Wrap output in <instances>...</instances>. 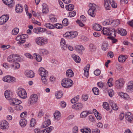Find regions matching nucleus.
<instances>
[{
    "label": "nucleus",
    "instance_id": "21",
    "mask_svg": "<svg viewBox=\"0 0 133 133\" xmlns=\"http://www.w3.org/2000/svg\"><path fill=\"white\" fill-rule=\"evenodd\" d=\"M133 90V81H131L128 83L127 87V91L130 92Z\"/></svg>",
    "mask_w": 133,
    "mask_h": 133
},
{
    "label": "nucleus",
    "instance_id": "15",
    "mask_svg": "<svg viewBox=\"0 0 133 133\" xmlns=\"http://www.w3.org/2000/svg\"><path fill=\"white\" fill-rule=\"evenodd\" d=\"M3 2L6 5L8 6L10 8L12 7L14 4L13 0H2Z\"/></svg>",
    "mask_w": 133,
    "mask_h": 133
},
{
    "label": "nucleus",
    "instance_id": "49",
    "mask_svg": "<svg viewBox=\"0 0 133 133\" xmlns=\"http://www.w3.org/2000/svg\"><path fill=\"white\" fill-rule=\"evenodd\" d=\"M24 8L25 10L26 14L29 16V18H30L31 17V14L30 13H28V6L27 5H24Z\"/></svg>",
    "mask_w": 133,
    "mask_h": 133
},
{
    "label": "nucleus",
    "instance_id": "59",
    "mask_svg": "<svg viewBox=\"0 0 133 133\" xmlns=\"http://www.w3.org/2000/svg\"><path fill=\"white\" fill-rule=\"evenodd\" d=\"M76 14V12L74 11L70 12L69 13V17H72L74 16Z\"/></svg>",
    "mask_w": 133,
    "mask_h": 133
},
{
    "label": "nucleus",
    "instance_id": "53",
    "mask_svg": "<svg viewBox=\"0 0 133 133\" xmlns=\"http://www.w3.org/2000/svg\"><path fill=\"white\" fill-rule=\"evenodd\" d=\"M41 79L42 81V82L45 84H46L48 83L47 82V78L46 76H44V77H42Z\"/></svg>",
    "mask_w": 133,
    "mask_h": 133
},
{
    "label": "nucleus",
    "instance_id": "60",
    "mask_svg": "<svg viewBox=\"0 0 133 133\" xmlns=\"http://www.w3.org/2000/svg\"><path fill=\"white\" fill-rule=\"evenodd\" d=\"M101 72V71L99 69L96 70L94 72V74L96 76L99 75Z\"/></svg>",
    "mask_w": 133,
    "mask_h": 133
},
{
    "label": "nucleus",
    "instance_id": "43",
    "mask_svg": "<svg viewBox=\"0 0 133 133\" xmlns=\"http://www.w3.org/2000/svg\"><path fill=\"white\" fill-rule=\"evenodd\" d=\"M49 19L50 21L52 22H54L57 21V19L53 15H50L49 16Z\"/></svg>",
    "mask_w": 133,
    "mask_h": 133
},
{
    "label": "nucleus",
    "instance_id": "47",
    "mask_svg": "<svg viewBox=\"0 0 133 133\" xmlns=\"http://www.w3.org/2000/svg\"><path fill=\"white\" fill-rule=\"evenodd\" d=\"M89 48L90 51H94L96 49L95 46L92 43H91L89 45Z\"/></svg>",
    "mask_w": 133,
    "mask_h": 133
},
{
    "label": "nucleus",
    "instance_id": "38",
    "mask_svg": "<svg viewBox=\"0 0 133 133\" xmlns=\"http://www.w3.org/2000/svg\"><path fill=\"white\" fill-rule=\"evenodd\" d=\"M65 8L66 9L69 11L72 10L74 9V6L73 5L70 4L66 5Z\"/></svg>",
    "mask_w": 133,
    "mask_h": 133
},
{
    "label": "nucleus",
    "instance_id": "2",
    "mask_svg": "<svg viewBox=\"0 0 133 133\" xmlns=\"http://www.w3.org/2000/svg\"><path fill=\"white\" fill-rule=\"evenodd\" d=\"M89 6L90 8L88 11V13L91 17H94L95 16L96 10L97 6L95 4L91 3L89 4Z\"/></svg>",
    "mask_w": 133,
    "mask_h": 133
},
{
    "label": "nucleus",
    "instance_id": "19",
    "mask_svg": "<svg viewBox=\"0 0 133 133\" xmlns=\"http://www.w3.org/2000/svg\"><path fill=\"white\" fill-rule=\"evenodd\" d=\"M39 74L42 77L44 76H46L48 72L45 69L42 67L40 68L39 69Z\"/></svg>",
    "mask_w": 133,
    "mask_h": 133
},
{
    "label": "nucleus",
    "instance_id": "18",
    "mask_svg": "<svg viewBox=\"0 0 133 133\" xmlns=\"http://www.w3.org/2000/svg\"><path fill=\"white\" fill-rule=\"evenodd\" d=\"M60 44L61 47L62 49L65 50L67 49V45L65 43V41L64 39H61Z\"/></svg>",
    "mask_w": 133,
    "mask_h": 133
},
{
    "label": "nucleus",
    "instance_id": "30",
    "mask_svg": "<svg viewBox=\"0 0 133 133\" xmlns=\"http://www.w3.org/2000/svg\"><path fill=\"white\" fill-rule=\"evenodd\" d=\"M27 123V121L25 118L21 119L19 121V124L21 127H23L25 126Z\"/></svg>",
    "mask_w": 133,
    "mask_h": 133
},
{
    "label": "nucleus",
    "instance_id": "23",
    "mask_svg": "<svg viewBox=\"0 0 133 133\" xmlns=\"http://www.w3.org/2000/svg\"><path fill=\"white\" fill-rule=\"evenodd\" d=\"M126 119L127 121H131L132 119V115L130 112H127L126 113L125 115Z\"/></svg>",
    "mask_w": 133,
    "mask_h": 133
},
{
    "label": "nucleus",
    "instance_id": "10",
    "mask_svg": "<svg viewBox=\"0 0 133 133\" xmlns=\"http://www.w3.org/2000/svg\"><path fill=\"white\" fill-rule=\"evenodd\" d=\"M9 16L8 15H4L0 17V25L4 24L8 19Z\"/></svg>",
    "mask_w": 133,
    "mask_h": 133
},
{
    "label": "nucleus",
    "instance_id": "40",
    "mask_svg": "<svg viewBox=\"0 0 133 133\" xmlns=\"http://www.w3.org/2000/svg\"><path fill=\"white\" fill-rule=\"evenodd\" d=\"M104 5L105 9L107 10H110V6L109 5V4L107 0H104Z\"/></svg>",
    "mask_w": 133,
    "mask_h": 133
},
{
    "label": "nucleus",
    "instance_id": "56",
    "mask_svg": "<svg viewBox=\"0 0 133 133\" xmlns=\"http://www.w3.org/2000/svg\"><path fill=\"white\" fill-rule=\"evenodd\" d=\"M63 25L65 26H67L68 24V20L66 18L64 19L62 21Z\"/></svg>",
    "mask_w": 133,
    "mask_h": 133
},
{
    "label": "nucleus",
    "instance_id": "41",
    "mask_svg": "<svg viewBox=\"0 0 133 133\" xmlns=\"http://www.w3.org/2000/svg\"><path fill=\"white\" fill-rule=\"evenodd\" d=\"M108 1L112 8H116L117 7V4L116 3H115L113 0H108Z\"/></svg>",
    "mask_w": 133,
    "mask_h": 133
},
{
    "label": "nucleus",
    "instance_id": "16",
    "mask_svg": "<svg viewBox=\"0 0 133 133\" xmlns=\"http://www.w3.org/2000/svg\"><path fill=\"white\" fill-rule=\"evenodd\" d=\"M46 30L45 29L41 27H37L34 28L33 29L34 32L36 34H38L39 33H43Z\"/></svg>",
    "mask_w": 133,
    "mask_h": 133
},
{
    "label": "nucleus",
    "instance_id": "54",
    "mask_svg": "<svg viewBox=\"0 0 133 133\" xmlns=\"http://www.w3.org/2000/svg\"><path fill=\"white\" fill-rule=\"evenodd\" d=\"M35 55L36 56V60L38 62L41 61L42 59V58L39 55H37L36 54H35Z\"/></svg>",
    "mask_w": 133,
    "mask_h": 133
},
{
    "label": "nucleus",
    "instance_id": "48",
    "mask_svg": "<svg viewBox=\"0 0 133 133\" xmlns=\"http://www.w3.org/2000/svg\"><path fill=\"white\" fill-rule=\"evenodd\" d=\"M19 31V29L17 28L14 29L12 31V34L13 35H16L17 34Z\"/></svg>",
    "mask_w": 133,
    "mask_h": 133
},
{
    "label": "nucleus",
    "instance_id": "14",
    "mask_svg": "<svg viewBox=\"0 0 133 133\" xmlns=\"http://www.w3.org/2000/svg\"><path fill=\"white\" fill-rule=\"evenodd\" d=\"M83 107V105L82 103H77L72 106V109L77 110H81Z\"/></svg>",
    "mask_w": 133,
    "mask_h": 133
},
{
    "label": "nucleus",
    "instance_id": "52",
    "mask_svg": "<svg viewBox=\"0 0 133 133\" xmlns=\"http://www.w3.org/2000/svg\"><path fill=\"white\" fill-rule=\"evenodd\" d=\"M45 25L48 28L52 29L55 28L54 25L49 23H47L45 24Z\"/></svg>",
    "mask_w": 133,
    "mask_h": 133
},
{
    "label": "nucleus",
    "instance_id": "7",
    "mask_svg": "<svg viewBox=\"0 0 133 133\" xmlns=\"http://www.w3.org/2000/svg\"><path fill=\"white\" fill-rule=\"evenodd\" d=\"M3 80L4 81L8 83H13L16 82V79L15 78L9 75L4 77Z\"/></svg>",
    "mask_w": 133,
    "mask_h": 133
},
{
    "label": "nucleus",
    "instance_id": "37",
    "mask_svg": "<svg viewBox=\"0 0 133 133\" xmlns=\"http://www.w3.org/2000/svg\"><path fill=\"white\" fill-rule=\"evenodd\" d=\"M113 23V21L111 19H108L104 21L103 22V24L104 25H108Z\"/></svg>",
    "mask_w": 133,
    "mask_h": 133
},
{
    "label": "nucleus",
    "instance_id": "58",
    "mask_svg": "<svg viewBox=\"0 0 133 133\" xmlns=\"http://www.w3.org/2000/svg\"><path fill=\"white\" fill-rule=\"evenodd\" d=\"M30 124V127H33L34 126L35 124L34 119L33 118H32L31 119Z\"/></svg>",
    "mask_w": 133,
    "mask_h": 133
},
{
    "label": "nucleus",
    "instance_id": "11",
    "mask_svg": "<svg viewBox=\"0 0 133 133\" xmlns=\"http://www.w3.org/2000/svg\"><path fill=\"white\" fill-rule=\"evenodd\" d=\"M4 95L7 99L11 100L12 97V92L10 90H7L5 92Z\"/></svg>",
    "mask_w": 133,
    "mask_h": 133
},
{
    "label": "nucleus",
    "instance_id": "4",
    "mask_svg": "<svg viewBox=\"0 0 133 133\" xmlns=\"http://www.w3.org/2000/svg\"><path fill=\"white\" fill-rule=\"evenodd\" d=\"M17 93L19 97L21 98L25 99L27 97V94L25 90L22 88H18L17 91Z\"/></svg>",
    "mask_w": 133,
    "mask_h": 133
},
{
    "label": "nucleus",
    "instance_id": "39",
    "mask_svg": "<svg viewBox=\"0 0 133 133\" xmlns=\"http://www.w3.org/2000/svg\"><path fill=\"white\" fill-rule=\"evenodd\" d=\"M78 35L77 32L76 31H71L70 32V38H73L76 37Z\"/></svg>",
    "mask_w": 133,
    "mask_h": 133
},
{
    "label": "nucleus",
    "instance_id": "50",
    "mask_svg": "<svg viewBox=\"0 0 133 133\" xmlns=\"http://www.w3.org/2000/svg\"><path fill=\"white\" fill-rule=\"evenodd\" d=\"M92 90L95 95H97L99 94V91L97 88L96 87L92 89Z\"/></svg>",
    "mask_w": 133,
    "mask_h": 133
},
{
    "label": "nucleus",
    "instance_id": "46",
    "mask_svg": "<svg viewBox=\"0 0 133 133\" xmlns=\"http://www.w3.org/2000/svg\"><path fill=\"white\" fill-rule=\"evenodd\" d=\"M103 108L107 110H109V104L107 102L103 103Z\"/></svg>",
    "mask_w": 133,
    "mask_h": 133
},
{
    "label": "nucleus",
    "instance_id": "42",
    "mask_svg": "<svg viewBox=\"0 0 133 133\" xmlns=\"http://www.w3.org/2000/svg\"><path fill=\"white\" fill-rule=\"evenodd\" d=\"M88 115V113L87 112L85 111H84L81 114L80 117L81 118H85Z\"/></svg>",
    "mask_w": 133,
    "mask_h": 133
},
{
    "label": "nucleus",
    "instance_id": "35",
    "mask_svg": "<svg viewBox=\"0 0 133 133\" xmlns=\"http://www.w3.org/2000/svg\"><path fill=\"white\" fill-rule=\"evenodd\" d=\"M93 29L96 30L100 31L102 28L101 25L97 24H95L93 26Z\"/></svg>",
    "mask_w": 133,
    "mask_h": 133
},
{
    "label": "nucleus",
    "instance_id": "12",
    "mask_svg": "<svg viewBox=\"0 0 133 133\" xmlns=\"http://www.w3.org/2000/svg\"><path fill=\"white\" fill-rule=\"evenodd\" d=\"M75 49L79 54L81 55L83 54V52L84 51V48L83 46L79 45L75 46Z\"/></svg>",
    "mask_w": 133,
    "mask_h": 133
},
{
    "label": "nucleus",
    "instance_id": "31",
    "mask_svg": "<svg viewBox=\"0 0 133 133\" xmlns=\"http://www.w3.org/2000/svg\"><path fill=\"white\" fill-rule=\"evenodd\" d=\"M15 10L16 12L20 13L22 11L23 8L21 5L18 4L16 5Z\"/></svg>",
    "mask_w": 133,
    "mask_h": 133
},
{
    "label": "nucleus",
    "instance_id": "22",
    "mask_svg": "<svg viewBox=\"0 0 133 133\" xmlns=\"http://www.w3.org/2000/svg\"><path fill=\"white\" fill-rule=\"evenodd\" d=\"M54 119L58 121L60 119L61 114L60 112L57 111L54 113Z\"/></svg>",
    "mask_w": 133,
    "mask_h": 133
},
{
    "label": "nucleus",
    "instance_id": "44",
    "mask_svg": "<svg viewBox=\"0 0 133 133\" xmlns=\"http://www.w3.org/2000/svg\"><path fill=\"white\" fill-rule=\"evenodd\" d=\"M62 93L60 91L57 92L55 96L57 99L61 98L62 96Z\"/></svg>",
    "mask_w": 133,
    "mask_h": 133
},
{
    "label": "nucleus",
    "instance_id": "57",
    "mask_svg": "<svg viewBox=\"0 0 133 133\" xmlns=\"http://www.w3.org/2000/svg\"><path fill=\"white\" fill-rule=\"evenodd\" d=\"M108 93L109 96L110 97H111L114 94V92L113 90L111 89H109L108 91Z\"/></svg>",
    "mask_w": 133,
    "mask_h": 133
},
{
    "label": "nucleus",
    "instance_id": "6",
    "mask_svg": "<svg viewBox=\"0 0 133 133\" xmlns=\"http://www.w3.org/2000/svg\"><path fill=\"white\" fill-rule=\"evenodd\" d=\"M38 99V96L36 94H32L29 99V103L30 105H34L37 103Z\"/></svg>",
    "mask_w": 133,
    "mask_h": 133
},
{
    "label": "nucleus",
    "instance_id": "28",
    "mask_svg": "<svg viewBox=\"0 0 133 133\" xmlns=\"http://www.w3.org/2000/svg\"><path fill=\"white\" fill-rule=\"evenodd\" d=\"M109 36H110L112 37H115L116 33V31L114 29L109 28Z\"/></svg>",
    "mask_w": 133,
    "mask_h": 133
},
{
    "label": "nucleus",
    "instance_id": "17",
    "mask_svg": "<svg viewBox=\"0 0 133 133\" xmlns=\"http://www.w3.org/2000/svg\"><path fill=\"white\" fill-rule=\"evenodd\" d=\"M11 104L13 105H17L21 104L22 102L17 99H12L10 101Z\"/></svg>",
    "mask_w": 133,
    "mask_h": 133
},
{
    "label": "nucleus",
    "instance_id": "8",
    "mask_svg": "<svg viewBox=\"0 0 133 133\" xmlns=\"http://www.w3.org/2000/svg\"><path fill=\"white\" fill-rule=\"evenodd\" d=\"M124 81L123 78H120L115 82V86L118 89H121L124 85Z\"/></svg>",
    "mask_w": 133,
    "mask_h": 133
},
{
    "label": "nucleus",
    "instance_id": "20",
    "mask_svg": "<svg viewBox=\"0 0 133 133\" xmlns=\"http://www.w3.org/2000/svg\"><path fill=\"white\" fill-rule=\"evenodd\" d=\"M117 32L118 33L122 36H125L127 34V33L125 30L121 28H119L117 29Z\"/></svg>",
    "mask_w": 133,
    "mask_h": 133
},
{
    "label": "nucleus",
    "instance_id": "25",
    "mask_svg": "<svg viewBox=\"0 0 133 133\" xmlns=\"http://www.w3.org/2000/svg\"><path fill=\"white\" fill-rule=\"evenodd\" d=\"M25 75L28 77L32 78L34 76V73L31 70H26L25 71Z\"/></svg>",
    "mask_w": 133,
    "mask_h": 133
},
{
    "label": "nucleus",
    "instance_id": "32",
    "mask_svg": "<svg viewBox=\"0 0 133 133\" xmlns=\"http://www.w3.org/2000/svg\"><path fill=\"white\" fill-rule=\"evenodd\" d=\"M72 57L76 62L77 63H79L80 62L81 59L78 56L75 54H74L72 55Z\"/></svg>",
    "mask_w": 133,
    "mask_h": 133
},
{
    "label": "nucleus",
    "instance_id": "24",
    "mask_svg": "<svg viewBox=\"0 0 133 133\" xmlns=\"http://www.w3.org/2000/svg\"><path fill=\"white\" fill-rule=\"evenodd\" d=\"M90 68V65H87L85 67L84 69V75L87 78L89 76V72Z\"/></svg>",
    "mask_w": 133,
    "mask_h": 133
},
{
    "label": "nucleus",
    "instance_id": "29",
    "mask_svg": "<svg viewBox=\"0 0 133 133\" xmlns=\"http://www.w3.org/2000/svg\"><path fill=\"white\" fill-rule=\"evenodd\" d=\"M110 105L112 108L114 110H117L118 109V107L116 104L112 100H110L109 102Z\"/></svg>",
    "mask_w": 133,
    "mask_h": 133
},
{
    "label": "nucleus",
    "instance_id": "62",
    "mask_svg": "<svg viewBox=\"0 0 133 133\" xmlns=\"http://www.w3.org/2000/svg\"><path fill=\"white\" fill-rule=\"evenodd\" d=\"M24 55L26 57L29 58L30 59H32L33 58L32 56L29 53H27L24 54Z\"/></svg>",
    "mask_w": 133,
    "mask_h": 133
},
{
    "label": "nucleus",
    "instance_id": "34",
    "mask_svg": "<svg viewBox=\"0 0 133 133\" xmlns=\"http://www.w3.org/2000/svg\"><path fill=\"white\" fill-rule=\"evenodd\" d=\"M109 28H104L103 30L101 31V32L104 35L109 36Z\"/></svg>",
    "mask_w": 133,
    "mask_h": 133
},
{
    "label": "nucleus",
    "instance_id": "9",
    "mask_svg": "<svg viewBox=\"0 0 133 133\" xmlns=\"http://www.w3.org/2000/svg\"><path fill=\"white\" fill-rule=\"evenodd\" d=\"M48 116L47 115L45 116V120L41 126L42 128L47 127L51 124V122L50 120L48 119Z\"/></svg>",
    "mask_w": 133,
    "mask_h": 133
},
{
    "label": "nucleus",
    "instance_id": "5",
    "mask_svg": "<svg viewBox=\"0 0 133 133\" xmlns=\"http://www.w3.org/2000/svg\"><path fill=\"white\" fill-rule=\"evenodd\" d=\"M72 81L70 79H64L62 81V85L64 88H68L72 85Z\"/></svg>",
    "mask_w": 133,
    "mask_h": 133
},
{
    "label": "nucleus",
    "instance_id": "3",
    "mask_svg": "<svg viewBox=\"0 0 133 133\" xmlns=\"http://www.w3.org/2000/svg\"><path fill=\"white\" fill-rule=\"evenodd\" d=\"M35 42L38 45L43 46L48 43V39L44 37H39L36 38Z\"/></svg>",
    "mask_w": 133,
    "mask_h": 133
},
{
    "label": "nucleus",
    "instance_id": "51",
    "mask_svg": "<svg viewBox=\"0 0 133 133\" xmlns=\"http://www.w3.org/2000/svg\"><path fill=\"white\" fill-rule=\"evenodd\" d=\"M81 131L83 133H90L91 130L89 129L85 128L81 129Z\"/></svg>",
    "mask_w": 133,
    "mask_h": 133
},
{
    "label": "nucleus",
    "instance_id": "26",
    "mask_svg": "<svg viewBox=\"0 0 133 133\" xmlns=\"http://www.w3.org/2000/svg\"><path fill=\"white\" fill-rule=\"evenodd\" d=\"M127 58V56L125 55H121L120 56L118 59L119 62L121 63L124 62Z\"/></svg>",
    "mask_w": 133,
    "mask_h": 133
},
{
    "label": "nucleus",
    "instance_id": "45",
    "mask_svg": "<svg viewBox=\"0 0 133 133\" xmlns=\"http://www.w3.org/2000/svg\"><path fill=\"white\" fill-rule=\"evenodd\" d=\"M79 98V96H77L71 99V102L72 103H75L78 101Z\"/></svg>",
    "mask_w": 133,
    "mask_h": 133
},
{
    "label": "nucleus",
    "instance_id": "64",
    "mask_svg": "<svg viewBox=\"0 0 133 133\" xmlns=\"http://www.w3.org/2000/svg\"><path fill=\"white\" fill-rule=\"evenodd\" d=\"M15 109L17 110H20L23 109V107L20 105H18L15 107Z\"/></svg>",
    "mask_w": 133,
    "mask_h": 133
},
{
    "label": "nucleus",
    "instance_id": "33",
    "mask_svg": "<svg viewBox=\"0 0 133 133\" xmlns=\"http://www.w3.org/2000/svg\"><path fill=\"white\" fill-rule=\"evenodd\" d=\"M108 45L107 42H104L102 45V48L103 50L106 51L108 49Z\"/></svg>",
    "mask_w": 133,
    "mask_h": 133
},
{
    "label": "nucleus",
    "instance_id": "63",
    "mask_svg": "<svg viewBox=\"0 0 133 133\" xmlns=\"http://www.w3.org/2000/svg\"><path fill=\"white\" fill-rule=\"evenodd\" d=\"M112 78H110L108 80V84L109 87H111L113 85V84H112L111 82L112 81Z\"/></svg>",
    "mask_w": 133,
    "mask_h": 133
},
{
    "label": "nucleus",
    "instance_id": "27",
    "mask_svg": "<svg viewBox=\"0 0 133 133\" xmlns=\"http://www.w3.org/2000/svg\"><path fill=\"white\" fill-rule=\"evenodd\" d=\"M66 75L69 77H72L74 75V73L71 69H68L66 72Z\"/></svg>",
    "mask_w": 133,
    "mask_h": 133
},
{
    "label": "nucleus",
    "instance_id": "36",
    "mask_svg": "<svg viewBox=\"0 0 133 133\" xmlns=\"http://www.w3.org/2000/svg\"><path fill=\"white\" fill-rule=\"evenodd\" d=\"M39 51L40 54L45 55L48 54V51L44 49H39Z\"/></svg>",
    "mask_w": 133,
    "mask_h": 133
},
{
    "label": "nucleus",
    "instance_id": "55",
    "mask_svg": "<svg viewBox=\"0 0 133 133\" xmlns=\"http://www.w3.org/2000/svg\"><path fill=\"white\" fill-rule=\"evenodd\" d=\"M63 36L68 38H70V32H68L63 35Z\"/></svg>",
    "mask_w": 133,
    "mask_h": 133
},
{
    "label": "nucleus",
    "instance_id": "61",
    "mask_svg": "<svg viewBox=\"0 0 133 133\" xmlns=\"http://www.w3.org/2000/svg\"><path fill=\"white\" fill-rule=\"evenodd\" d=\"M53 128V127H52L50 126L45 130V131H46V133H49L51 131Z\"/></svg>",
    "mask_w": 133,
    "mask_h": 133
},
{
    "label": "nucleus",
    "instance_id": "13",
    "mask_svg": "<svg viewBox=\"0 0 133 133\" xmlns=\"http://www.w3.org/2000/svg\"><path fill=\"white\" fill-rule=\"evenodd\" d=\"M9 123L6 120H3L0 122V128L2 129H5L8 128Z\"/></svg>",
    "mask_w": 133,
    "mask_h": 133
},
{
    "label": "nucleus",
    "instance_id": "1",
    "mask_svg": "<svg viewBox=\"0 0 133 133\" xmlns=\"http://www.w3.org/2000/svg\"><path fill=\"white\" fill-rule=\"evenodd\" d=\"M20 57L17 55H10L8 58V62L13 63L11 66L14 69H18L20 67V65L18 63Z\"/></svg>",
    "mask_w": 133,
    "mask_h": 133
}]
</instances>
